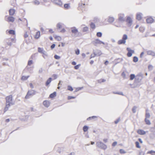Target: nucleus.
I'll return each mask as SVG.
<instances>
[{
    "label": "nucleus",
    "instance_id": "obj_46",
    "mask_svg": "<svg viewBox=\"0 0 155 155\" xmlns=\"http://www.w3.org/2000/svg\"><path fill=\"white\" fill-rule=\"evenodd\" d=\"M75 98V97L71 96H69L68 97V100H70L72 99H74Z\"/></svg>",
    "mask_w": 155,
    "mask_h": 155
},
{
    "label": "nucleus",
    "instance_id": "obj_58",
    "mask_svg": "<svg viewBox=\"0 0 155 155\" xmlns=\"http://www.w3.org/2000/svg\"><path fill=\"white\" fill-rule=\"evenodd\" d=\"M81 88H77L76 89V91H78L80 90H81Z\"/></svg>",
    "mask_w": 155,
    "mask_h": 155
},
{
    "label": "nucleus",
    "instance_id": "obj_7",
    "mask_svg": "<svg viewBox=\"0 0 155 155\" xmlns=\"http://www.w3.org/2000/svg\"><path fill=\"white\" fill-rule=\"evenodd\" d=\"M126 21L127 22V25L129 26H130L132 23V20L130 17L127 16V17Z\"/></svg>",
    "mask_w": 155,
    "mask_h": 155
},
{
    "label": "nucleus",
    "instance_id": "obj_64",
    "mask_svg": "<svg viewBox=\"0 0 155 155\" xmlns=\"http://www.w3.org/2000/svg\"><path fill=\"white\" fill-rule=\"evenodd\" d=\"M49 39H50L51 41H52V40H53V38H52V37L51 36H50V37H49Z\"/></svg>",
    "mask_w": 155,
    "mask_h": 155
},
{
    "label": "nucleus",
    "instance_id": "obj_21",
    "mask_svg": "<svg viewBox=\"0 0 155 155\" xmlns=\"http://www.w3.org/2000/svg\"><path fill=\"white\" fill-rule=\"evenodd\" d=\"M64 8L66 9H69L70 7V4H65L64 5Z\"/></svg>",
    "mask_w": 155,
    "mask_h": 155
},
{
    "label": "nucleus",
    "instance_id": "obj_4",
    "mask_svg": "<svg viewBox=\"0 0 155 155\" xmlns=\"http://www.w3.org/2000/svg\"><path fill=\"white\" fill-rule=\"evenodd\" d=\"M35 91L34 90H31L28 91L25 98L26 99L29 98L31 96L35 95Z\"/></svg>",
    "mask_w": 155,
    "mask_h": 155
},
{
    "label": "nucleus",
    "instance_id": "obj_52",
    "mask_svg": "<svg viewBox=\"0 0 155 155\" xmlns=\"http://www.w3.org/2000/svg\"><path fill=\"white\" fill-rule=\"evenodd\" d=\"M117 142H114L112 143V146L113 147H114L117 144Z\"/></svg>",
    "mask_w": 155,
    "mask_h": 155
},
{
    "label": "nucleus",
    "instance_id": "obj_17",
    "mask_svg": "<svg viewBox=\"0 0 155 155\" xmlns=\"http://www.w3.org/2000/svg\"><path fill=\"white\" fill-rule=\"evenodd\" d=\"M71 31L72 33L75 34L78 32V29L74 27L71 28Z\"/></svg>",
    "mask_w": 155,
    "mask_h": 155
},
{
    "label": "nucleus",
    "instance_id": "obj_49",
    "mask_svg": "<svg viewBox=\"0 0 155 155\" xmlns=\"http://www.w3.org/2000/svg\"><path fill=\"white\" fill-rule=\"evenodd\" d=\"M120 120V118H118L115 121H114V123L115 124H117Z\"/></svg>",
    "mask_w": 155,
    "mask_h": 155
},
{
    "label": "nucleus",
    "instance_id": "obj_51",
    "mask_svg": "<svg viewBox=\"0 0 155 155\" xmlns=\"http://www.w3.org/2000/svg\"><path fill=\"white\" fill-rule=\"evenodd\" d=\"M61 45H58V47H60L61 46L62 47H64V45H65V43H63V42H61Z\"/></svg>",
    "mask_w": 155,
    "mask_h": 155
},
{
    "label": "nucleus",
    "instance_id": "obj_45",
    "mask_svg": "<svg viewBox=\"0 0 155 155\" xmlns=\"http://www.w3.org/2000/svg\"><path fill=\"white\" fill-rule=\"evenodd\" d=\"M81 66V64H78L74 67V68L75 69H78L79 68V67Z\"/></svg>",
    "mask_w": 155,
    "mask_h": 155
},
{
    "label": "nucleus",
    "instance_id": "obj_33",
    "mask_svg": "<svg viewBox=\"0 0 155 155\" xmlns=\"http://www.w3.org/2000/svg\"><path fill=\"white\" fill-rule=\"evenodd\" d=\"M38 51L39 52L43 53V50L42 48H38Z\"/></svg>",
    "mask_w": 155,
    "mask_h": 155
},
{
    "label": "nucleus",
    "instance_id": "obj_20",
    "mask_svg": "<svg viewBox=\"0 0 155 155\" xmlns=\"http://www.w3.org/2000/svg\"><path fill=\"white\" fill-rule=\"evenodd\" d=\"M114 21V18L112 17H109L108 19V21L110 23H112Z\"/></svg>",
    "mask_w": 155,
    "mask_h": 155
},
{
    "label": "nucleus",
    "instance_id": "obj_1",
    "mask_svg": "<svg viewBox=\"0 0 155 155\" xmlns=\"http://www.w3.org/2000/svg\"><path fill=\"white\" fill-rule=\"evenodd\" d=\"M6 101V105L5 108V112L7 111L10 107V106L13 105V104L12 103V95L8 96L5 97Z\"/></svg>",
    "mask_w": 155,
    "mask_h": 155
},
{
    "label": "nucleus",
    "instance_id": "obj_61",
    "mask_svg": "<svg viewBox=\"0 0 155 155\" xmlns=\"http://www.w3.org/2000/svg\"><path fill=\"white\" fill-rule=\"evenodd\" d=\"M94 61H92V60L90 62V64H92L94 63Z\"/></svg>",
    "mask_w": 155,
    "mask_h": 155
},
{
    "label": "nucleus",
    "instance_id": "obj_18",
    "mask_svg": "<svg viewBox=\"0 0 155 155\" xmlns=\"http://www.w3.org/2000/svg\"><path fill=\"white\" fill-rule=\"evenodd\" d=\"M56 96V92H54L53 93L51 94L49 96V97L51 98H53Z\"/></svg>",
    "mask_w": 155,
    "mask_h": 155
},
{
    "label": "nucleus",
    "instance_id": "obj_44",
    "mask_svg": "<svg viewBox=\"0 0 155 155\" xmlns=\"http://www.w3.org/2000/svg\"><path fill=\"white\" fill-rule=\"evenodd\" d=\"M139 30L141 32H143L144 30V28L143 27H140L139 28Z\"/></svg>",
    "mask_w": 155,
    "mask_h": 155
},
{
    "label": "nucleus",
    "instance_id": "obj_14",
    "mask_svg": "<svg viewBox=\"0 0 155 155\" xmlns=\"http://www.w3.org/2000/svg\"><path fill=\"white\" fill-rule=\"evenodd\" d=\"M43 104L46 107H48L50 104V102L48 101H45L43 102Z\"/></svg>",
    "mask_w": 155,
    "mask_h": 155
},
{
    "label": "nucleus",
    "instance_id": "obj_54",
    "mask_svg": "<svg viewBox=\"0 0 155 155\" xmlns=\"http://www.w3.org/2000/svg\"><path fill=\"white\" fill-rule=\"evenodd\" d=\"M29 85H30V87L32 88H33L34 87H33V84H32V83H31L29 84Z\"/></svg>",
    "mask_w": 155,
    "mask_h": 155
},
{
    "label": "nucleus",
    "instance_id": "obj_41",
    "mask_svg": "<svg viewBox=\"0 0 155 155\" xmlns=\"http://www.w3.org/2000/svg\"><path fill=\"white\" fill-rule=\"evenodd\" d=\"M102 33L101 32H98L97 33V36L98 37H101L102 36Z\"/></svg>",
    "mask_w": 155,
    "mask_h": 155
},
{
    "label": "nucleus",
    "instance_id": "obj_22",
    "mask_svg": "<svg viewBox=\"0 0 155 155\" xmlns=\"http://www.w3.org/2000/svg\"><path fill=\"white\" fill-rule=\"evenodd\" d=\"M8 32L9 34L12 35H15V31L12 30H10L8 31Z\"/></svg>",
    "mask_w": 155,
    "mask_h": 155
},
{
    "label": "nucleus",
    "instance_id": "obj_6",
    "mask_svg": "<svg viewBox=\"0 0 155 155\" xmlns=\"http://www.w3.org/2000/svg\"><path fill=\"white\" fill-rule=\"evenodd\" d=\"M127 50L128 51L127 54V57H131L132 54L134 53V50H131L129 48H127Z\"/></svg>",
    "mask_w": 155,
    "mask_h": 155
},
{
    "label": "nucleus",
    "instance_id": "obj_59",
    "mask_svg": "<svg viewBox=\"0 0 155 155\" xmlns=\"http://www.w3.org/2000/svg\"><path fill=\"white\" fill-rule=\"evenodd\" d=\"M138 140H139V142H140V143H142L143 142H142V140H141V139L139 138L138 139Z\"/></svg>",
    "mask_w": 155,
    "mask_h": 155
},
{
    "label": "nucleus",
    "instance_id": "obj_47",
    "mask_svg": "<svg viewBox=\"0 0 155 155\" xmlns=\"http://www.w3.org/2000/svg\"><path fill=\"white\" fill-rule=\"evenodd\" d=\"M80 53V51L79 49H77L75 51V53L76 54L78 55Z\"/></svg>",
    "mask_w": 155,
    "mask_h": 155
},
{
    "label": "nucleus",
    "instance_id": "obj_60",
    "mask_svg": "<svg viewBox=\"0 0 155 155\" xmlns=\"http://www.w3.org/2000/svg\"><path fill=\"white\" fill-rule=\"evenodd\" d=\"M10 121V119H7L5 120V122L7 123L9 122Z\"/></svg>",
    "mask_w": 155,
    "mask_h": 155
},
{
    "label": "nucleus",
    "instance_id": "obj_28",
    "mask_svg": "<svg viewBox=\"0 0 155 155\" xmlns=\"http://www.w3.org/2000/svg\"><path fill=\"white\" fill-rule=\"evenodd\" d=\"M96 43L97 44H103V45L105 44V43L104 42L100 41L99 40L97 39V40H96Z\"/></svg>",
    "mask_w": 155,
    "mask_h": 155
},
{
    "label": "nucleus",
    "instance_id": "obj_8",
    "mask_svg": "<svg viewBox=\"0 0 155 155\" xmlns=\"http://www.w3.org/2000/svg\"><path fill=\"white\" fill-rule=\"evenodd\" d=\"M6 20L8 22H13L15 20V18L12 16H8Z\"/></svg>",
    "mask_w": 155,
    "mask_h": 155
},
{
    "label": "nucleus",
    "instance_id": "obj_48",
    "mask_svg": "<svg viewBox=\"0 0 155 155\" xmlns=\"http://www.w3.org/2000/svg\"><path fill=\"white\" fill-rule=\"evenodd\" d=\"M54 58L56 59H59L60 58V57L57 55H55L54 56Z\"/></svg>",
    "mask_w": 155,
    "mask_h": 155
},
{
    "label": "nucleus",
    "instance_id": "obj_34",
    "mask_svg": "<svg viewBox=\"0 0 155 155\" xmlns=\"http://www.w3.org/2000/svg\"><path fill=\"white\" fill-rule=\"evenodd\" d=\"M135 78V76L134 74H131L130 76V80H133Z\"/></svg>",
    "mask_w": 155,
    "mask_h": 155
},
{
    "label": "nucleus",
    "instance_id": "obj_25",
    "mask_svg": "<svg viewBox=\"0 0 155 155\" xmlns=\"http://www.w3.org/2000/svg\"><path fill=\"white\" fill-rule=\"evenodd\" d=\"M147 110H146V113L145 114V118H149L150 117V114L149 113L147 112Z\"/></svg>",
    "mask_w": 155,
    "mask_h": 155
},
{
    "label": "nucleus",
    "instance_id": "obj_10",
    "mask_svg": "<svg viewBox=\"0 0 155 155\" xmlns=\"http://www.w3.org/2000/svg\"><path fill=\"white\" fill-rule=\"evenodd\" d=\"M146 21L147 23L151 24L153 22L154 20L152 17H149L146 19Z\"/></svg>",
    "mask_w": 155,
    "mask_h": 155
},
{
    "label": "nucleus",
    "instance_id": "obj_16",
    "mask_svg": "<svg viewBox=\"0 0 155 155\" xmlns=\"http://www.w3.org/2000/svg\"><path fill=\"white\" fill-rule=\"evenodd\" d=\"M142 18V14L141 13H139L136 15V18L138 20H140Z\"/></svg>",
    "mask_w": 155,
    "mask_h": 155
},
{
    "label": "nucleus",
    "instance_id": "obj_50",
    "mask_svg": "<svg viewBox=\"0 0 155 155\" xmlns=\"http://www.w3.org/2000/svg\"><path fill=\"white\" fill-rule=\"evenodd\" d=\"M57 27L59 28H60L62 27V25L61 24H58L57 25Z\"/></svg>",
    "mask_w": 155,
    "mask_h": 155
},
{
    "label": "nucleus",
    "instance_id": "obj_35",
    "mask_svg": "<svg viewBox=\"0 0 155 155\" xmlns=\"http://www.w3.org/2000/svg\"><path fill=\"white\" fill-rule=\"evenodd\" d=\"M88 30V28L87 27H84L83 29V31L85 32L87 31Z\"/></svg>",
    "mask_w": 155,
    "mask_h": 155
},
{
    "label": "nucleus",
    "instance_id": "obj_53",
    "mask_svg": "<svg viewBox=\"0 0 155 155\" xmlns=\"http://www.w3.org/2000/svg\"><path fill=\"white\" fill-rule=\"evenodd\" d=\"M55 45L54 44H52L51 46V49H52L53 48H54V47H55Z\"/></svg>",
    "mask_w": 155,
    "mask_h": 155
},
{
    "label": "nucleus",
    "instance_id": "obj_56",
    "mask_svg": "<svg viewBox=\"0 0 155 155\" xmlns=\"http://www.w3.org/2000/svg\"><path fill=\"white\" fill-rule=\"evenodd\" d=\"M71 64H72V65H74L76 64V63L75 61H73L71 63Z\"/></svg>",
    "mask_w": 155,
    "mask_h": 155
},
{
    "label": "nucleus",
    "instance_id": "obj_31",
    "mask_svg": "<svg viewBox=\"0 0 155 155\" xmlns=\"http://www.w3.org/2000/svg\"><path fill=\"white\" fill-rule=\"evenodd\" d=\"M33 2L35 5H38L40 4V2L39 0H35Z\"/></svg>",
    "mask_w": 155,
    "mask_h": 155
},
{
    "label": "nucleus",
    "instance_id": "obj_3",
    "mask_svg": "<svg viewBox=\"0 0 155 155\" xmlns=\"http://www.w3.org/2000/svg\"><path fill=\"white\" fill-rule=\"evenodd\" d=\"M97 145L98 147L103 150H105L107 148V146L101 142H97Z\"/></svg>",
    "mask_w": 155,
    "mask_h": 155
},
{
    "label": "nucleus",
    "instance_id": "obj_40",
    "mask_svg": "<svg viewBox=\"0 0 155 155\" xmlns=\"http://www.w3.org/2000/svg\"><path fill=\"white\" fill-rule=\"evenodd\" d=\"M68 90L70 91H72L73 90V88L70 86H68Z\"/></svg>",
    "mask_w": 155,
    "mask_h": 155
},
{
    "label": "nucleus",
    "instance_id": "obj_30",
    "mask_svg": "<svg viewBox=\"0 0 155 155\" xmlns=\"http://www.w3.org/2000/svg\"><path fill=\"white\" fill-rule=\"evenodd\" d=\"M29 76H23L21 78V79L22 80H27L29 77Z\"/></svg>",
    "mask_w": 155,
    "mask_h": 155
},
{
    "label": "nucleus",
    "instance_id": "obj_9",
    "mask_svg": "<svg viewBox=\"0 0 155 155\" xmlns=\"http://www.w3.org/2000/svg\"><path fill=\"white\" fill-rule=\"evenodd\" d=\"M118 21L120 22L125 21L124 15V14H120L119 15Z\"/></svg>",
    "mask_w": 155,
    "mask_h": 155
},
{
    "label": "nucleus",
    "instance_id": "obj_19",
    "mask_svg": "<svg viewBox=\"0 0 155 155\" xmlns=\"http://www.w3.org/2000/svg\"><path fill=\"white\" fill-rule=\"evenodd\" d=\"M51 78H49L46 81L45 85L46 86H47L48 84L51 83Z\"/></svg>",
    "mask_w": 155,
    "mask_h": 155
},
{
    "label": "nucleus",
    "instance_id": "obj_57",
    "mask_svg": "<svg viewBox=\"0 0 155 155\" xmlns=\"http://www.w3.org/2000/svg\"><path fill=\"white\" fill-rule=\"evenodd\" d=\"M103 141L105 142L106 143L107 141V139H105L103 140Z\"/></svg>",
    "mask_w": 155,
    "mask_h": 155
},
{
    "label": "nucleus",
    "instance_id": "obj_37",
    "mask_svg": "<svg viewBox=\"0 0 155 155\" xmlns=\"http://www.w3.org/2000/svg\"><path fill=\"white\" fill-rule=\"evenodd\" d=\"M133 61L134 62H137L138 61V58L136 57H134L133 58Z\"/></svg>",
    "mask_w": 155,
    "mask_h": 155
},
{
    "label": "nucleus",
    "instance_id": "obj_13",
    "mask_svg": "<svg viewBox=\"0 0 155 155\" xmlns=\"http://www.w3.org/2000/svg\"><path fill=\"white\" fill-rule=\"evenodd\" d=\"M40 36V32L38 31L37 32L34 36V38L35 39H37L39 38Z\"/></svg>",
    "mask_w": 155,
    "mask_h": 155
},
{
    "label": "nucleus",
    "instance_id": "obj_36",
    "mask_svg": "<svg viewBox=\"0 0 155 155\" xmlns=\"http://www.w3.org/2000/svg\"><path fill=\"white\" fill-rule=\"evenodd\" d=\"M97 117L96 116H92L91 117H88V118H87V120H90L92 119H95V118H96Z\"/></svg>",
    "mask_w": 155,
    "mask_h": 155
},
{
    "label": "nucleus",
    "instance_id": "obj_11",
    "mask_svg": "<svg viewBox=\"0 0 155 155\" xmlns=\"http://www.w3.org/2000/svg\"><path fill=\"white\" fill-rule=\"evenodd\" d=\"M137 133L141 135H144L146 134V132L142 129H138L137 130Z\"/></svg>",
    "mask_w": 155,
    "mask_h": 155
},
{
    "label": "nucleus",
    "instance_id": "obj_39",
    "mask_svg": "<svg viewBox=\"0 0 155 155\" xmlns=\"http://www.w3.org/2000/svg\"><path fill=\"white\" fill-rule=\"evenodd\" d=\"M135 144H136V147H137L138 148H140V147L139 145V143L138 142L136 141L135 142Z\"/></svg>",
    "mask_w": 155,
    "mask_h": 155
},
{
    "label": "nucleus",
    "instance_id": "obj_43",
    "mask_svg": "<svg viewBox=\"0 0 155 155\" xmlns=\"http://www.w3.org/2000/svg\"><path fill=\"white\" fill-rule=\"evenodd\" d=\"M105 81V80L104 79H101L98 80V82L99 83H101Z\"/></svg>",
    "mask_w": 155,
    "mask_h": 155
},
{
    "label": "nucleus",
    "instance_id": "obj_38",
    "mask_svg": "<svg viewBox=\"0 0 155 155\" xmlns=\"http://www.w3.org/2000/svg\"><path fill=\"white\" fill-rule=\"evenodd\" d=\"M119 151L121 154H124L126 153V152L122 149H120Z\"/></svg>",
    "mask_w": 155,
    "mask_h": 155
},
{
    "label": "nucleus",
    "instance_id": "obj_62",
    "mask_svg": "<svg viewBox=\"0 0 155 155\" xmlns=\"http://www.w3.org/2000/svg\"><path fill=\"white\" fill-rule=\"evenodd\" d=\"M82 55L83 57H85V54L84 53H83L82 54Z\"/></svg>",
    "mask_w": 155,
    "mask_h": 155
},
{
    "label": "nucleus",
    "instance_id": "obj_42",
    "mask_svg": "<svg viewBox=\"0 0 155 155\" xmlns=\"http://www.w3.org/2000/svg\"><path fill=\"white\" fill-rule=\"evenodd\" d=\"M33 64L32 60H29L28 61V65L30 66Z\"/></svg>",
    "mask_w": 155,
    "mask_h": 155
},
{
    "label": "nucleus",
    "instance_id": "obj_29",
    "mask_svg": "<svg viewBox=\"0 0 155 155\" xmlns=\"http://www.w3.org/2000/svg\"><path fill=\"white\" fill-rule=\"evenodd\" d=\"M90 26L92 29H94L95 28V25L93 23H91L90 24Z\"/></svg>",
    "mask_w": 155,
    "mask_h": 155
},
{
    "label": "nucleus",
    "instance_id": "obj_12",
    "mask_svg": "<svg viewBox=\"0 0 155 155\" xmlns=\"http://www.w3.org/2000/svg\"><path fill=\"white\" fill-rule=\"evenodd\" d=\"M147 54L148 55H151L152 56H155V52L151 50H149L147 51Z\"/></svg>",
    "mask_w": 155,
    "mask_h": 155
},
{
    "label": "nucleus",
    "instance_id": "obj_5",
    "mask_svg": "<svg viewBox=\"0 0 155 155\" xmlns=\"http://www.w3.org/2000/svg\"><path fill=\"white\" fill-rule=\"evenodd\" d=\"M29 33L28 32H25L24 35L25 40L27 43H28L30 42V39L29 37Z\"/></svg>",
    "mask_w": 155,
    "mask_h": 155
},
{
    "label": "nucleus",
    "instance_id": "obj_15",
    "mask_svg": "<svg viewBox=\"0 0 155 155\" xmlns=\"http://www.w3.org/2000/svg\"><path fill=\"white\" fill-rule=\"evenodd\" d=\"M15 12V10L13 9H10L9 11V13L10 15L13 16V15Z\"/></svg>",
    "mask_w": 155,
    "mask_h": 155
},
{
    "label": "nucleus",
    "instance_id": "obj_32",
    "mask_svg": "<svg viewBox=\"0 0 155 155\" xmlns=\"http://www.w3.org/2000/svg\"><path fill=\"white\" fill-rule=\"evenodd\" d=\"M23 21L25 23V24L27 25V21L26 19L24 18L22 20L21 19L19 18L18 19V21Z\"/></svg>",
    "mask_w": 155,
    "mask_h": 155
},
{
    "label": "nucleus",
    "instance_id": "obj_27",
    "mask_svg": "<svg viewBox=\"0 0 155 155\" xmlns=\"http://www.w3.org/2000/svg\"><path fill=\"white\" fill-rule=\"evenodd\" d=\"M145 121L146 124L147 125H150L151 124V123L149 120L147 119V118H145Z\"/></svg>",
    "mask_w": 155,
    "mask_h": 155
},
{
    "label": "nucleus",
    "instance_id": "obj_26",
    "mask_svg": "<svg viewBox=\"0 0 155 155\" xmlns=\"http://www.w3.org/2000/svg\"><path fill=\"white\" fill-rule=\"evenodd\" d=\"M147 154H150L151 155H155V151L153 150L149 151L147 152Z\"/></svg>",
    "mask_w": 155,
    "mask_h": 155
},
{
    "label": "nucleus",
    "instance_id": "obj_2",
    "mask_svg": "<svg viewBox=\"0 0 155 155\" xmlns=\"http://www.w3.org/2000/svg\"><path fill=\"white\" fill-rule=\"evenodd\" d=\"M127 39V36L126 34L123 35L122 39L119 40L117 43L118 45L124 44L126 42V40Z\"/></svg>",
    "mask_w": 155,
    "mask_h": 155
},
{
    "label": "nucleus",
    "instance_id": "obj_24",
    "mask_svg": "<svg viewBox=\"0 0 155 155\" xmlns=\"http://www.w3.org/2000/svg\"><path fill=\"white\" fill-rule=\"evenodd\" d=\"M54 38L56 40L58 41H60L61 40V38L60 36H55Z\"/></svg>",
    "mask_w": 155,
    "mask_h": 155
},
{
    "label": "nucleus",
    "instance_id": "obj_55",
    "mask_svg": "<svg viewBox=\"0 0 155 155\" xmlns=\"http://www.w3.org/2000/svg\"><path fill=\"white\" fill-rule=\"evenodd\" d=\"M49 31L50 33H54V31H53V30L52 29H50L49 30Z\"/></svg>",
    "mask_w": 155,
    "mask_h": 155
},
{
    "label": "nucleus",
    "instance_id": "obj_63",
    "mask_svg": "<svg viewBox=\"0 0 155 155\" xmlns=\"http://www.w3.org/2000/svg\"><path fill=\"white\" fill-rule=\"evenodd\" d=\"M143 54H144L143 52H142L140 54V57H142V56L143 55Z\"/></svg>",
    "mask_w": 155,
    "mask_h": 155
},
{
    "label": "nucleus",
    "instance_id": "obj_23",
    "mask_svg": "<svg viewBox=\"0 0 155 155\" xmlns=\"http://www.w3.org/2000/svg\"><path fill=\"white\" fill-rule=\"evenodd\" d=\"M83 131L84 132H86L87 131L88 127L87 126L85 125L83 127Z\"/></svg>",
    "mask_w": 155,
    "mask_h": 155
}]
</instances>
